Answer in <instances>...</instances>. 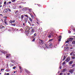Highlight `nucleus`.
I'll list each match as a JSON object with an SVG mask.
<instances>
[{"instance_id":"5701e85b","label":"nucleus","mask_w":75,"mask_h":75,"mask_svg":"<svg viewBox=\"0 0 75 75\" xmlns=\"http://www.w3.org/2000/svg\"><path fill=\"white\" fill-rule=\"evenodd\" d=\"M52 45V44L51 43H49V47H51Z\"/></svg>"},{"instance_id":"f3484780","label":"nucleus","mask_w":75,"mask_h":75,"mask_svg":"<svg viewBox=\"0 0 75 75\" xmlns=\"http://www.w3.org/2000/svg\"><path fill=\"white\" fill-rule=\"evenodd\" d=\"M23 18H24V16H23V15H22L21 16V19L22 20H23Z\"/></svg>"},{"instance_id":"603ef678","label":"nucleus","mask_w":75,"mask_h":75,"mask_svg":"<svg viewBox=\"0 0 75 75\" xmlns=\"http://www.w3.org/2000/svg\"><path fill=\"white\" fill-rule=\"evenodd\" d=\"M36 20H37V21H39V20L38 19L36 18Z\"/></svg>"},{"instance_id":"2f4dec72","label":"nucleus","mask_w":75,"mask_h":75,"mask_svg":"<svg viewBox=\"0 0 75 75\" xmlns=\"http://www.w3.org/2000/svg\"><path fill=\"white\" fill-rule=\"evenodd\" d=\"M9 22L10 23H11V24H12V23H13V21L12 20H10L9 21Z\"/></svg>"},{"instance_id":"f257e3e1","label":"nucleus","mask_w":75,"mask_h":75,"mask_svg":"<svg viewBox=\"0 0 75 75\" xmlns=\"http://www.w3.org/2000/svg\"><path fill=\"white\" fill-rule=\"evenodd\" d=\"M54 36V33L52 32L50 33L48 35L47 37L48 38H51V37H53Z\"/></svg>"},{"instance_id":"c9c22d12","label":"nucleus","mask_w":75,"mask_h":75,"mask_svg":"<svg viewBox=\"0 0 75 75\" xmlns=\"http://www.w3.org/2000/svg\"><path fill=\"white\" fill-rule=\"evenodd\" d=\"M65 64V62H64L62 63V65H64Z\"/></svg>"},{"instance_id":"338daca9","label":"nucleus","mask_w":75,"mask_h":75,"mask_svg":"<svg viewBox=\"0 0 75 75\" xmlns=\"http://www.w3.org/2000/svg\"><path fill=\"white\" fill-rule=\"evenodd\" d=\"M6 75H9V73H8L6 74Z\"/></svg>"},{"instance_id":"4be33fe9","label":"nucleus","mask_w":75,"mask_h":75,"mask_svg":"<svg viewBox=\"0 0 75 75\" xmlns=\"http://www.w3.org/2000/svg\"><path fill=\"white\" fill-rule=\"evenodd\" d=\"M5 10H6V12H7V11H8V8H6L5 9Z\"/></svg>"},{"instance_id":"680f3d73","label":"nucleus","mask_w":75,"mask_h":75,"mask_svg":"<svg viewBox=\"0 0 75 75\" xmlns=\"http://www.w3.org/2000/svg\"><path fill=\"white\" fill-rule=\"evenodd\" d=\"M6 4H7V5H8V4H9V2H7Z\"/></svg>"},{"instance_id":"9b49d317","label":"nucleus","mask_w":75,"mask_h":75,"mask_svg":"<svg viewBox=\"0 0 75 75\" xmlns=\"http://www.w3.org/2000/svg\"><path fill=\"white\" fill-rule=\"evenodd\" d=\"M25 71L26 72L28 73V74H30V71H28V70L27 69H25Z\"/></svg>"},{"instance_id":"412c9836","label":"nucleus","mask_w":75,"mask_h":75,"mask_svg":"<svg viewBox=\"0 0 75 75\" xmlns=\"http://www.w3.org/2000/svg\"><path fill=\"white\" fill-rule=\"evenodd\" d=\"M11 25L13 26H16V24L15 23L11 24Z\"/></svg>"},{"instance_id":"5fc2aeb1","label":"nucleus","mask_w":75,"mask_h":75,"mask_svg":"<svg viewBox=\"0 0 75 75\" xmlns=\"http://www.w3.org/2000/svg\"><path fill=\"white\" fill-rule=\"evenodd\" d=\"M4 70V69H1V71H2Z\"/></svg>"},{"instance_id":"ddd939ff","label":"nucleus","mask_w":75,"mask_h":75,"mask_svg":"<svg viewBox=\"0 0 75 75\" xmlns=\"http://www.w3.org/2000/svg\"><path fill=\"white\" fill-rule=\"evenodd\" d=\"M10 54H7V55L6 56V58H9V57H10Z\"/></svg>"},{"instance_id":"49530a36","label":"nucleus","mask_w":75,"mask_h":75,"mask_svg":"<svg viewBox=\"0 0 75 75\" xmlns=\"http://www.w3.org/2000/svg\"><path fill=\"white\" fill-rule=\"evenodd\" d=\"M6 3H7V2L6 1H4V4H6Z\"/></svg>"},{"instance_id":"bf43d9fd","label":"nucleus","mask_w":75,"mask_h":75,"mask_svg":"<svg viewBox=\"0 0 75 75\" xmlns=\"http://www.w3.org/2000/svg\"><path fill=\"white\" fill-rule=\"evenodd\" d=\"M67 75H70V73H67Z\"/></svg>"},{"instance_id":"e433bc0d","label":"nucleus","mask_w":75,"mask_h":75,"mask_svg":"<svg viewBox=\"0 0 75 75\" xmlns=\"http://www.w3.org/2000/svg\"><path fill=\"white\" fill-rule=\"evenodd\" d=\"M75 67V64H74L72 65V67L73 68H74V67Z\"/></svg>"},{"instance_id":"dca6fc26","label":"nucleus","mask_w":75,"mask_h":75,"mask_svg":"<svg viewBox=\"0 0 75 75\" xmlns=\"http://www.w3.org/2000/svg\"><path fill=\"white\" fill-rule=\"evenodd\" d=\"M29 21H31V22H33V19H31V18H29Z\"/></svg>"},{"instance_id":"a18cd8bd","label":"nucleus","mask_w":75,"mask_h":75,"mask_svg":"<svg viewBox=\"0 0 75 75\" xmlns=\"http://www.w3.org/2000/svg\"><path fill=\"white\" fill-rule=\"evenodd\" d=\"M16 67L14 66L12 68L13 69H16Z\"/></svg>"},{"instance_id":"9d476101","label":"nucleus","mask_w":75,"mask_h":75,"mask_svg":"<svg viewBox=\"0 0 75 75\" xmlns=\"http://www.w3.org/2000/svg\"><path fill=\"white\" fill-rule=\"evenodd\" d=\"M6 20H7V19H4V23L6 24V25H7V21H6Z\"/></svg>"},{"instance_id":"864d4df0","label":"nucleus","mask_w":75,"mask_h":75,"mask_svg":"<svg viewBox=\"0 0 75 75\" xmlns=\"http://www.w3.org/2000/svg\"><path fill=\"white\" fill-rule=\"evenodd\" d=\"M73 54V53L72 52H71L70 54V55H72V54Z\"/></svg>"},{"instance_id":"cd10ccee","label":"nucleus","mask_w":75,"mask_h":75,"mask_svg":"<svg viewBox=\"0 0 75 75\" xmlns=\"http://www.w3.org/2000/svg\"><path fill=\"white\" fill-rule=\"evenodd\" d=\"M72 44H75V40H74L72 42Z\"/></svg>"},{"instance_id":"20e7f679","label":"nucleus","mask_w":75,"mask_h":75,"mask_svg":"<svg viewBox=\"0 0 75 75\" xmlns=\"http://www.w3.org/2000/svg\"><path fill=\"white\" fill-rule=\"evenodd\" d=\"M70 57H68L66 59V61L67 62H68L69 61H70Z\"/></svg>"},{"instance_id":"c756f323","label":"nucleus","mask_w":75,"mask_h":75,"mask_svg":"<svg viewBox=\"0 0 75 75\" xmlns=\"http://www.w3.org/2000/svg\"><path fill=\"white\" fill-rule=\"evenodd\" d=\"M33 32H32L31 31L30 32V35H32V34H33Z\"/></svg>"},{"instance_id":"a19ab883","label":"nucleus","mask_w":75,"mask_h":75,"mask_svg":"<svg viewBox=\"0 0 75 75\" xmlns=\"http://www.w3.org/2000/svg\"><path fill=\"white\" fill-rule=\"evenodd\" d=\"M1 53H2V54H3L4 53V51H3V50L1 51Z\"/></svg>"},{"instance_id":"bb28decb","label":"nucleus","mask_w":75,"mask_h":75,"mask_svg":"<svg viewBox=\"0 0 75 75\" xmlns=\"http://www.w3.org/2000/svg\"><path fill=\"white\" fill-rule=\"evenodd\" d=\"M17 1V0H11L12 2L15 3L16 1Z\"/></svg>"},{"instance_id":"58836bf2","label":"nucleus","mask_w":75,"mask_h":75,"mask_svg":"<svg viewBox=\"0 0 75 75\" xmlns=\"http://www.w3.org/2000/svg\"><path fill=\"white\" fill-rule=\"evenodd\" d=\"M7 52L6 51H4L3 54H6Z\"/></svg>"},{"instance_id":"a211bd4d","label":"nucleus","mask_w":75,"mask_h":75,"mask_svg":"<svg viewBox=\"0 0 75 75\" xmlns=\"http://www.w3.org/2000/svg\"><path fill=\"white\" fill-rule=\"evenodd\" d=\"M27 20H28V19L27 18L25 19V21L26 23H27Z\"/></svg>"},{"instance_id":"052dcab7","label":"nucleus","mask_w":75,"mask_h":75,"mask_svg":"<svg viewBox=\"0 0 75 75\" xmlns=\"http://www.w3.org/2000/svg\"><path fill=\"white\" fill-rule=\"evenodd\" d=\"M23 28L21 29V31H23Z\"/></svg>"},{"instance_id":"6e6d98bb","label":"nucleus","mask_w":75,"mask_h":75,"mask_svg":"<svg viewBox=\"0 0 75 75\" xmlns=\"http://www.w3.org/2000/svg\"><path fill=\"white\" fill-rule=\"evenodd\" d=\"M68 32H69V34H70V33H71V31H70L69 30L68 31Z\"/></svg>"},{"instance_id":"1a4fd4ad","label":"nucleus","mask_w":75,"mask_h":75,"mask_svg":"<svg viewBox=\"0 0 75 75\" xmlns=\"http://www.w3.org/2000/svg\"><path fill=\"white\" fill-rule=\"evenodd\" d=\"M30 16H31L32 18L34 19V16H33V14H32L31 13H30Z\"/></svg>"},{"instance_id":"f03ea898","label":"nucleus","mask_w":75,"mask_h":75,"mask_svg":"<svg viewBox=\"0 0 75 75\" xmlns=\"http://www.w3.org/2000/svg\"><path fill=\"white\" fill-rule=\"evenodd\" d=\"M4 27L2 25H0V31L4 30Z\"/></svg>"},{"instance_id":"393cba45","label":"nucleus","mask_w":75,"mask_h":75,"mask_svg":"<svg viewBox=\"0 0 75 75\" xmlns=\"http://www.w3.org/2000/svg\"><path fill=\"white\" fill-rule=\"evenodd\" d=\"M66 49L67 50H69V47H66Z\"/></svg>"},{"instance_id":"aec40b11","label":"nucleus","mask_w":75,"mask_h":75,"mask_svg":"<svg viewBox=\"0 0 75 75\" xmlns=\"http://www.w3.org/2000/svg\"><path fill=\"white\" fill-rule=\"evenodd\" d=\"M65 58H66V56H64L63 57V59H62V61H64Z\"/></svg>"},{"instance_id":"79ce46f5","label":"nucleus","mask_w":75,"mask_h":75,"mask_svg":"<svg viewBox=\"0 0 75 75\" xmlns=\"http://www.w3.org/2000/svg\"><path fill=\"white\" fill-rule=\"evenodd\" d=\"M52 40H53V39L49 40V42L52 41Z\"/></svg>"},{"instance_id":"de8ad7c7","label":"nucleus","mask_w":75,"mask_h":75,"mask_svg":"<svg viewBox=\"0 0 75 75\" xmlns=\"http://www.w3.org/2000/svg\"><path fill=\"white\" fill-rule=\"evenodd\" d=\"M36 23H37V24H38V25H40V23H39L38 22H37Z\"/></svg>"},{"instance_id":"4468645a","label":"nucleus","mask_w":75,"mask_h":75,"mask_svg":"<svg viewBox=\"0 0 75 75\" xmlns=\"http://www.w3.org/2000/svg\"><path fill=\"white\" fill-rule=\"evenodd\" d=\"M59 39H58L59 41H61V38H62L61 37V35L59 37Z\"/></svg>"},{"instance_id":"a878e982","label":"nucleus","mask_w":75,"mask_h":75,"mask_svg":"<svg viewBox=\"0 0 75 75\" xmlns=\"http://www.w3.org/2000/svg\"><path fill=\"white\" fill-rule=\"evenodd\" d=\"M2 3L3 2L2 1H1V0H0V5H1Z\"/></svg>"},{"instance_id":"09e8293b","label":"nucleus","mask_w":75,"mask_h":75,"mask_svg":"<svg viewBox=\"0 0 75 75\" xmlns=\"http://www.w3.org/2000/svg\"><path fill=\"white\" fill-rule=\"evenodd\" d=\"M32 38H35V37H34V36H32Z\"/></svg>"},{"instance_id":"37998d69","label":"nucleus","mask_w":75,"mask_h":75,"mask_svg":"<svg viewBox=\"0 0 75 75\" xmlns=\"http://www.w3.org/2000/svg\"><path fill=\"white\" fill-rule=\"evenodd\" d=\"M25 17H27V18H28V15H25Z\"/></svg>"},{"instance_id":"e2e57ef3","label":"nucleus","mask_w":75,"mask_h":75,"mask_svg":"<svg viewBox=\"0 0 75 75\" xmlns=\"http://www.w3.org/2000/svg\"><path fill=\"white\" fill-rule=\"evenodd\" d=\"M23 25L24 26L25 25V23H23Z\"/></svg>"},{"instance_id":"c85d7f7f","label":"nucleus","mask_w":75,"mask_h":75,"mask_svg":"<svg viewBox=\"0 0 75 75\" xmlns=\"http://www.w3.org/2000/svg\"><path fill=\"white\" fill-rule=\"evenodd\" d=\"M8 18V17L6 16L4 17V18H5V19H7Z\"/></svg>"},{"instance_id":"473e14b6","label":"nucleus","mask_w":75,"mask_h":75,"mask_svg":"<svg viewBox=\"0 0 75 75\" xmlns=\"http://www.w3.org/2000/svg\"><path fill=\"white\" fill-rule=\"evenodd\" d=\"M37 35V34H36V33H35L34 35H33V36L35 37L36 35Z\"/></svg>"},{"instance_id":"3c124183","label":"nucleus","mask_w":75,"mask_h":75,"mask_svg":"<svg viewBox=\"0 0 75 75\" xmlns=\"http://www.w3.org/2000/svg\"><path fill=\"white\" fill-rule=\"evenodd\" d=\"M59 68H60V69H62V67L61 66H60L59 67Z\"/></svg>"},{"instance_id":"774afa93","label":"nucleus","mask_w":75,"mask_h":75,"mask_svg":"<svg viewBox=\"0 0 75 75\" xmlns=\"http://www.w3.org/2000/svg\"><path fill=\"white\" fill-rule=\"evenodd\" d=\"M6 72H8V70L6 69Z\"/></svg>"},{"instance_id":"0eeeda50","label":"nucleus","mask_w":75,"mask_h":75,"mask_svg":"<svg viewBox=\"0 0 75 75\" xmlns=\"http://www.w3.org/2000/svg\"><path fill=\"white\" fill-rule=\"evenodd\" d=\"M73 40H74V38H69V41H72Z\"/></svg>"},{"instance_id":"0e129e2a","label":"nucleus","mask_w":75,"mask_h":75,"mask_svg":"<svg viewBox=\"0 0 75 75\" xmlns=\"http://www.w3.org/2000/svg\"><path fill=\"white\" fill-rule=\"evenodd\" d=\"M19 8H21V6H19Z\"/></svg>"},{"instance_id":"6ab92c4d","label":"nucleus","mask_w":75,"mask_h":75,"mask_svg":"<svg viewBox=\"0 0 75 75\" xmlns=\"http://www.w3.org/2000/svg\"><path fill=\"white\" fill-rule=\"evenodd\" d=\"M26 30H30V28L29 27H28L27 28H26Z\"/></svg>"},{"instance_id":"4d7b16f0","label":"nucleus","mask_w":75,"mask_h":75,"mask_svg":"<svg viewBox=\"0 0 75 75\" xmlns=\"http://www.w3.org/2000/svg\"><path fill=\"white\" fill-rule=\"evenodd\" d=\"M8 3H9V4H11V1H9Z\"/></svg>"},{"instance_id":"c03bdc74","label":"nucleus","mask_w":75,"mask_h":75,"mask_svg":"<svg viewBox=\"0 0 75 75\" xmlns=\"http://www.w3.org/2000/svg\"><path fill=\"white\" fill-rule=\"evenodd\" d=\"M15 21H16L15 20H13L12 21V23H15Z\"/></svg>"},{"instance_id":"4c0bfd02","label":"nucleus","mask_w":75,"mask_h":75,"mask_svg":"<svg viewBox=\"0 0 75 75\" xmlns=\"http://www.w3.org/2000/svg\"><path fill=\"white\" fill-rule=\"evenodd\" d=\"M18 10H17L16 11V12H15V13L16 14H17V13H18Z\"/></svg>"},{"instance_id":"8fccbe9b","label":"nucleus","mask_w":75,"mask_h":75,"mask_svg":"<svg viewBox=\"0 0 75 75\" xmlns=\"http://www.w3.org/2000/svg\"><path fill=\"white\" fill-rule=\"evenodd\" d=\"M22 72H23V71L21 69V70L20 69V73H22Z\"/></svg>"},{"instance_id":"423d86ee","label":"nucleus","mask_w":75,"mask_h":75,"mask_svg":"<svg viewBox=\"0 0 75 75\" xmlns=\"http://www.w3.org/2000/svg\"><path fill=\"white\" fill-rule=\"evenodd\" d=\"M73 56L71 57L72 59H75V54H73Z\"/></svg>"},{"instance_id":"7ed1b4c3","label":"nucleus","mask_w":75,"mask_h":75,"mask_svg":"<svg viewBox=\"0 0 75 75\" xmlns=\"http://www.w3.org/2000/svg\"><path fill=\"white\" fill-rule=\"evenodd\" d=\"M25 34H26V35H27V36H28V37H30V35H29V34H30L29 32H27V31L25 30Z\"/></svg>"},{"instance_id":"13d9d810","label":"nucleus","mask_w":75,"mask_h":75,"mask_svg":"<svg viewBox=\"0 0 75 75\" xmlns=\"http://www.w3.org/2000/svg\"><path fill=\"white\" fill-rule=\"evenodd\" d=\"M19 68L20 70L21 69V66H19Z\"/></svg>"},{"instance_id":"7c9ffc66","label":"nucleus","mask_w":75,"mask_h":75,"mask_svg":"<svg viewBox=\"0 0 75 75\" xmlns=\"http://www.w3.org/2000/svg\"><path fill=\"white\" fill-rule=\"evenodd\" d=\"M69 47V49L70 50H72V48H73L72 47Z\"/></svg>"},{"instance_id":"6e6552de","label":"nucleus","mask_w":75,"mask_h":75,"mask_svg":"<svg viewBox=\"0 0 75 75\" xmlns=\"http://www.w3.org/2000/svg\"><path fill=\"white\" fill-rule=\"evenodd\" d=\"M39 44H40L41 45H42V44H44V41L42 40V41L40 42Z\"/></svg>"},{"instance_id":"ea45409f","label":"nucleus","mask_w":75,"mask_h":75,"mask_svg":"<svg viewBox=\"0 0 75 75\" xmlns=\"http://www.w3.org/2000/svg\"><path fill=\"white\" fill-rule=\"evenodd\" d=\"M35 38H34L32 41H35Z\"/></svg>"},{"instance_id":"39448f33","label":"nucleus","mask_w":75,"mask_h":75,"mask_svg":"<svg viewBox=\"0 0 75 75\" xmlns=\"http://www.w3.org/2000/svg\"><path fill=\"white\" fill-rule=\"evenodd\" d=\"M74 69H71L69 70V72H70V73H71V74H72V73L74 72Z\"/></svg>"},{"instance_id":"72a5a7b5","label":"nucleus","mask_w":75,"mask_h":75,"mask_svg":"<svg viewBox=\"0 0 75 75\" xmlns=\"http://www.w3.org/2000/svg\"><path fill=\"white\" fill-rule=\"evenodd\" d=\"M8 11H9V12H11V10L9 8H8Z\"/></svg>"},{"instance_id":"f8f14e48","label":"nucleus","mask_w":75,"mask_h":75,"mask_svg":"<svg viewBox=\"0 0 75 75\" xmlns=\"http://www.w3.org/2000/svg\"><path fill=\"white\" fill-rule=\"evenodd\" d=\"M31 31H32L33 33H34V32H35V29H34V28H33L31 30Z\"/></svg>"},{"instance_id":"2eb2a0df","label":"nucleus","mask_w":75,"mask_h":75,"mask_svg":"<svg viewBox=\"0 0 75 75\" xmlns=\"http://www.w3.org/2000/svg\"><path fill=\"white\" fill-rule=\"evenodd\" d=\"M73 62L72 61H71L69 62V65H71L73 63Z\"/></svg>"},{"instance_id":"69168bd1","label":"nucleus","mask_w":75,"mask_h":75,"mask_svg":"<svg viewBox=\"0 0 75 75\" xmlns=\"http://www.w3.org/2000/svg\"><path fill=\"white\" fill-rule=\"evenodd\" d=\"M32 26H34V24H32Z\"/></svg>"},{"instance_id":"b1692460","label":"nucleus","mask_w":75,"mask_h":75,"mask_svg":"<svg viewBox=\"0 0 75 75\" xmlns=\"http://www.w3.org/2000/svg\"><path fill=\"white\" fill-rule=\"evenodd\" d=\"M67 71V70L66 69H63V72H65Z\"/></svg>"},{"instance_id":"f704fd0d","label":"nucleus","mask_w":75,"mask_h":75,"mask_svg":"<svg viewBox=\"0 0 75 75\" xmlns=\"http://www.w3.org/2000/svg\"><path fill=\"white\" fill-rule=\"evenodd\" d=\"M69 42V40H67L66 42V43H68V42Z\"/></svg>"}]
</instances>
